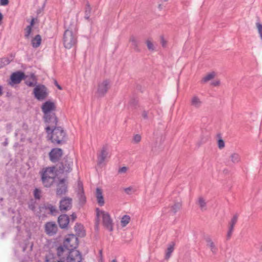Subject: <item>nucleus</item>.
Wrapping results in <instances>:
<instances>
[{
  "instance_id": "6",
  "label": "nucleus",
  "mask_w": 262,
  "mask_h": 262,
  "mask_svg": "<svg viewBox=\"0 0 262 262\" xmlns=\"http://www.w3.org/2000/svg\"><path fill=\"white\" fill-rule=\"evenodd\" d=\"M63 244L69 251L74 250L78 245V238L74 234H69L65 238Z\"/></svg>"
},
{
  "instance_id": "37",
  "label": "nucleus",
  "mask_w": 262,
  "mask_h": 262,
  "mask_svg": "<svg viewBox=\"0 0 262 262\" xmlns=\"http://www.w3.org/2000/svg\"><path fill=\"white\" fill-rule=\"evenodd\" d=\"M130 218L128 215H124L121 219V224L123 227H125L127 224H128L130 221Z\"/></svg>"
},
{
  "instance_id": "62",
  "label": "nucleus",
  "mask_w": 262,
  "mask_h": 262,
  "mask_svg": "<svg viewBox=\"0 0 262 262\" xmlns=\"http://www.w3.org/2000/svg\"><path fill=\"white\" fill-rule=\"evenodd\" d=\"M33 247V245H32L31 246V248L32 249Z\"/></svg>"
},
{
  "instance_id": "23",
  "label": "nucleus",
  "mask_w": 262,
  "mask_h": 262,
  "mask_svg": "<svg viewBox=\"0 0 262 262\" xmlns=\"http://www.w3.org/2000/svg\"><path fill=\"white\" fill-rule=\"evenodd\" d=\"M78 187L79 191L78 192L77 195L79 201V203L81 204H84L86 202V198L84 194L83 187L80 183L78 184Z\"/></svg>"
},
{
  "instance_id": "5",
  "label": "nucleus",
  "mask_w": 262,
  "mask_h": 262,
  "mask_svg": "<svg viewBox=\"0 0 262 262\" xmlns=\"http://www.w3.org/2000/svg\"><path fill=\"white\" fill-rule=\"evenodd\" d=\"M34 97L39 101L45 100L49 95L48 88L43 84H37L33 90Z\"/></svg>"
},
{
  "instance_id": "21",
  "label": "nucleus",
  "mask_w": 262,
  "mask_h": 262,
  "mask_svg": "<svg viewBox=\"0 0 262 262\" xmlns=\"http://www.w3.org/2000/svg\"><path fill=\"white\" fill-rule=\"evenodd\" d=\"M96 197L97 198V203L100 206L104 204V200L102 195V190L99 188H97L96 190Z\"/></svg>"
},
{
  "instance_id": "20",
  "label": "nucleus",
  "mask_w": 262,
  "mask_h": 262,
  "mask_svg": "<svg viewBox=\"0 0 262 262\" xmlns=\"http://www.w3.org/2000/svg\"><path fill=\"white\" fill-rule=\"evenodd\" d=\"M58 222L61 228H65L67 227L69 223V217L67 214H61L58 217Z\"/></svg>"
},
{
  "instance_id": "56",
  "label": "nucleus",
  "mask_w": 262,
  "mask_h": 262,
  "mask_svg": "<svg viewBox=\"0 0 262 262\" xmlns=\"http://www.w3.org/2000/svg\"><path fill=\"white\" fill-rule=\"evenodd\" d=\"M3 144L4 146H7V144H8V141H7V140L3 143Z\"/></svg>"
},
{
  "instance_id": "46",
  "label": "nucleus",
  "mask_w": 262,
  "mask_h": 262,
  "mask_svg": "<svg viewBox=\"0 0 262 262\" xmlns=\"http://www.w3.org/2000/svg\"><path fill=\"white\" fill-rule=\"evenodd\" d=\"M127 170V168L126 167L124 166V167H122L119 168V169L118 170V172L125 173V172H126Z\"/></svg>"
},
{
  "instance_id": "24",
  "label": "nucleus",
  "mask_w": 262,
  "mask_h": 262,
  "mask_svg": "<svg viewBox=\"0 0 262 262\" xmlns=\"http://www.w3.org/2000/svg\"><path fill=\"white\" fill-rule=\"evenodd\" d=\"M129 41L131 42L132 46L135 51L137 52L141 51L139 47V41L135 36H132L129 38Z\"/></svg>"
},
{
  "instance_id": "38",
  "label": "nucleus",
  "mask_w": 262,
  "mask_h": 262,
  "mask_svg": "<svg viewBox=\"0 0 262 262\" xmlns=\"http://www.w3.org/2000/svg\"><path fill=\"white\" fill-rule=\"evenodd\" d=\"M10 63V60L7 57H4L0 59V69L4 66L8 65Z\"/></svg>"
},
{
  "instance_id": "13",
  "label": "nucleus",
  "mask_w": 262,
  "mask_h": 262,
  "mask_svg": "<svg viewBox=\"0 0 262 262\" xmlns=\"http://www.w3.org/2000/svg\"><path fill=\"white\" fill-rule=\"evenodd\" d=\"M100 213L102 214L103 226L109 231H113L112 220L111 219L110 214L107 212L102 211H100Z\"/></svg>"
},
{
  "instance_id": "28",
  "label": "nucleus",
  "mask_w": 262,
  "mask_h": 262,
  "mask_svg": "<svg viewBox=\"0 0 262 262\" xmlns=\"http://www.w3.org/2000/svg\"><path fill=\"white\" fill-rule=\"evenodd\" d=\"M41 37L40 35H36L31 41V43L34 48H38L41 43Z\"/></svg>"
},
{
  "instance_id": "10",
  "label": "nucleus",
  "mask_w": 262,
  "mask_h": 262,
  "mask_svg": "<svg viewBox=\"0 0 262 262\" xmlns=\"http://www.w3.org/2000/svg\"><path fill=\"white\" fill-rule=\"evenodd\" d=\"M43 119L45 123L47 124V127H50L51 129L57 127L58 118L55 113L44 115Z\"/></svg>"
},
{
  "instance_id": "34",
  "label": "nucleus",
  "mask_w": 262,
  "mask_h": 262,
  "mask_svg": "<svg viewBox=\"0 0 262 262\" xmlns=\"http://www.w3.org/2000/svg\"><path fill=\"white\" fill-rule=\"evenodd\" d=\"M238 219V215L235 214L233 215L231 221L229 223V228L231 229H234V225L236 224Z\"/></svg>"
},
{
  "instance_id": "43",
  "label": "nucleus",
  "mask_w": 262,
  "mask_h": 262,
  "mask_svg": "<svg viewBox=\"0 0 262 262\" xmlns=\"http://www.w3.org/2000/svg\"><path fill=\"white\" fill-rule=\"evenodd\" d=\"M218 147L220 149H222L225 147V142L222 139L218 140Z\"/></svg>"
},
{
  "instance_id": "59",
  "label": "nucleus",
  "mask_w": 262,
  "mask_h": 262,
  "mask_svg": "<svg viewBox=\"0 0 262 262\" xmlns=\"http://www.w3.org/2000/svg\"><path fill=\"white\" fill-rule=\"evenodd\" d=\"M112 262H117V261L116 259H113Z\"/></svg>"
},
{
  "instance_id": "41",
  "label": "nucleus",
  "mask_w": 262,
  "mask_h": 262,
  "mask_svg": "<svg viewBox=\"0 0 262 262\" xmlns=\"http://www.w3.org/2000/svg\"><path fill=\"white\" fill-rule=\"evenodd\" d=\"M41 191L37 188H35L34 190V196L36 199H40Z\"/></svg>"
},
{
  "instance_id": "17",
  "label": "nucleus",
  "mask_w": 262,
  "mask_h": 262,
  "mask_svg": "<svg viewBox=\"0 0 262 262\" xmlns=\"http://www.w3.org/2000/svg\"><path fill=\"white\" fill-rule=\"evenodd\" d=\"M108 155V146L107 145H104L102 147L100 152L97 155V164L98 165L102 164L104 162Z\"/></svg>"
},
{
  "instance_id": "26",
  "label": "nucleus",
  "mask_w": 262,
  "mask_h": 262,
  "mask_svg": "<svg viewBox=\"0 0 262 262\" xmlns=\"http://www.w3.org/2000/svg\"><path fill=\"white\" fill-rule=\"evenodd\" d=\"M27 76H26V80H25V83L26 85L30 87H32L35 85H36V84L37 83L36 82V79L35 77V76L34 74H32L30 76V77L28 79H27Z\"/></svg>"
},
{
  "instance_id": "47",
  "label": "nucleus",
  "mask_w": 262,
  "mask_h": 262,
  "mask_svg": "<svg viewBox=\"0 0 262 262\" xmlns=\"http://www.w3.org/2000/svg\"><path fill=\"white\" fill-rule=\"evenodd\" d=\"M233 229H231L229 228V230H228V233H227V238L228 239H229L231 237V235H232V232H233Z\"/></svg>"
},
{
  "instance_id": "40",
  "label": "nucleus",
  "mask_w": 262,
  "mask_h": 262,
  "mask_svg": "<svg viewBox=\"0 0 262 262\" xmlns=\"http://www.w3.org/2000/svg\"><path fill=\"white\" fill-rule=\"evenodd\" d=\"M146 43L147 48L149 50L152 51H154L155 47H154V44L152 43V42L150 40L147 39L146 41Z\"/></svg>"
},
{
  "instance_id": "11",
  "label": "nucleus",
  "mask_w": 262,
  "mask_h": 262,
  "mask_svg": "<svg viewBox=\"0 0 262 262\" xmlns=\"http://www.w3.org/2000/svg\"><path fill=\"white\" fill-rule=\"evenodd\" d=\"M63 155V150L59 148L52 149L49 154L50 160L53 163H57Z\"/></svg>"
},
{
  "instance_id": "58",
  "label": "nucleus",
  "mask_w": 262,
  "mask_h": 262,
  "mask_svg": "<svg viewBox=\"0 0 262 262\" xmlns=\"http://www.w3.org/2000/svg\"><path fill=\"white\" fill-rule=\"evenodd\" d=\"M159 8L160 9H162V7H161V4H159Z\"/></svg>"
},
{
  "instance_id": "57",
  "label": "nucleus",
  "mask_w": 262,
  "mask_h": 262,
  "mask_svg": "<svg viewBox=\"0 0 262 262\" xmlns=\"http://www.w3.org/2000/svg\"><path fill=\"white\" fill-rule=\"evenodd\" d=\"M96 210H97V216H98V215H99V209H98V208H97V209H96Z\"/></svg>"
},
{
  "instance_id": "42",
  "label": "nucleus",
  "mask_w": 262,
  "mask_h": 262,
  "mask_svg": "<svg viewBox=\"0 0 262 262\" xmlns=\"http://www.w3.org/2000/svg\"><path fill=\"white\" fill-rule=\"evenodd\" d=\"M141 137L139 134H136L134 136L133 141L135 143H138L140 142Z\"/></svg>"
},
{
  "instance_id": "50",
  "label": "nucleus",
  "mask_w": 262,
  "mask_h": 262,
  "mask_svg": "<svg viewBox=\"0 0 262 262\" xmlns=\"http://www.w3.org/2000/svg\"><path fill=\"white\" fill-rule=\"evenodd\" d=\"M220 84V80H216L211 82V84L214 86H219Z\"/></svg>"
},
{
  "instance_id": "8",
  "label": "nucleus",
  "mask_w": 262,
  "mask_h": 262,
  "mask_svg": "<svg viewBox=\"0 0 262 262\" xmlns=\"http://www.w3.org/2000/svg\"><path fill=\"white\" fill-rule=\"evenodd\" d=\"M110 88V81L105 79L99 82L98 84L97 94L99 97H103Z\"/></svg>"
},
{
  "instance_id": "33",
  "label": "nucleus",
  "mask_w": 262,
  "mask_h": 262,
  "mask_svg": "<svg viewBox=\"0 0 262 262\" xmlns=\"http://www.w3.org/2000/svg\"><path fill=\"white\" fill-rule=\"evenodd\" d=\"M66 249V248H65V247L63 245L60 246L57 248V249H56L57 255L58 257H59L60 259L64 258V257H62V256L63 255V253L65 251Z\"/></svg>"
},
{
  "instance_id": "54",
  "label": "nucleus",
  "mask_w": 262,
  "mask_h": 262,
  "mask_svg": "<svg viewBox=\"0 0 262 262\" xmlns=\"http://www.w3.org/2000/svg\"><path fill=\"white\" fill-rule=\"evenodd\" d=\"M54 84L59 90H62L61 86L57 83V81L55 80Z\"/></svg>"
},
{
  "instance_id": "36",
  "label": "nucleus",
  "mask_w": 262,
  "mask_h": 262,
  "mask_svg": "<svg viewBox=\"0 0 262 262\" xmlns=\"http://www.w3.org/2000/svg\"><path fill=\"white\" fill-rule=\"evenodd\" d=\"M181 207V204L179 202L176 203L171 207L170 211L175 214Z\"/></svg>"
},
{
  "instance_id": "45",
  "label": "nucleus",
  "mask_w": 262,
  "mask_h": 262,
  "mask_svg": "<svg viewBox=\"0 0 262 262\" xmlns=\"http://www.w3.org/2000/svg\"><path fill=\"white\" fill-rule=\"evenodd\" d=\"M138 101L135 98H132L129 101V104L131 106H135L137 103Z\"/></svg>"
},
{
  "instance_id": "39",
  "label": "nucleus",
  "mask_w": 262,
  "mask_h": 262,
  "mask_svg": "<svg viewBox=\"0 0 262 262\" xmlns=\"http://www.w3.org/2000/svg\"><path fill=\"white\" fill-rule=\"evenodd\" d=\"M256 26L260 39L262 40V24L259 22L256 23Z\"/></svg>"
},
{
  "instance_id": "25",
  "label": "nucleus",
  "mask_w": 262,
  "mask_h": 262,
  "mask_svg": "<svg viewBox=\"0 0 262 262\" xmlns=\"http://www.w3.org/2000/svg\"><path fill=\"white\" fill-rule=\"evenodd\" d=\"M175 243L173 242H171L168 245L165 253V258L168 260L171 256L172 253L173 252L174 249Z\"/></svg>"
},
{
  "instance_id": "29",
  "label": "nucleus",
  "mask_w": 262,
  "mask_h": 262,
  "mask_svg": "<svg viewBox=\"0 0 262 262\" xmlns=\"http://www.w3.org/2000/svg\"><path fill=\"white\" fill-rule=\"evenodd\" d=\"M35 23V19L34 18H32L30 21V25L28 26L25 29V37L27 38H28L30 35L31 34V31H32V27L34 26Z\"/></svg>"
},
{
  "instance_id": "4",
  "label": "nucleus",
  "mask_w": 262,
  "mask_h": 262,
  "mask_svg": "<svg viewBox=\"0 0 262 262\" xmlns=\"http://www.w3.org/2000/svg\"><path fill=\"white\" fill-rule=\"evenodd\" d=\"M73 164V159L66 156L57 164V170L59 173L70 172L72 169Z\"/></svg>"
},
{
  "instance_id": "32",
  "label": "nucleus",
  "mask_w": 262,
  "mask_h": 262,
  "mask_svg": "<svg viewBox=\"0 0 262 262\" xmlns=\"http://www.w3.org/2000/svg\"><path fill=\"white\" fill-rule=\"evenodd\" d=\"M230 159L233 163L236 164L240 161L241 157L239 154L234 152L230 155Z\"/></svg>"
},
{
  "instance_id": "55",
  "label": "nucleus",
  "mask_w": 262,
  "mask_h": 262,
  "mask_svg": "<svg viewBox=\"0 0 262 262\" xmlns=\"http://www.w3.org/2000/svg\"><path fill=\"white\" fill-rule=\"evenodd\" d=\"M3 94V87L0 85V96H2Z\"/></svg>"
},
{
  "instance_id": "49",
  "label": "nucleus",
  "mask_w": 262,
  "mask_h": 262,
  "mask_svg": "<svg viewBox=\"0 0 262 262\" xmlns=\"http://www.w3.org/2000/svg\"><path fill=\"white\" fill-rule=\"evenodd\" d=\"M142 116L145 119H148V113H147V112H146L145 111H143L142 112Z\"/></svg>"
},
{
  "instance_id": "19",
  "label": "nucleus",
  "mask_w": 262,
  "mask_h": 262,
  "mask_svg": "<svg viewBox=\"0 0 262 262\" xmlns=\"http://www.w3.org/2000/svg\"><path fill=\"white\" fill-rule=\"evenodd\" d=\"M190 105L195 109H199L203 105V101L197 95H193L190 99Z\"/></svg>"
},
{
  "instance_id": "52",
  "label": "nucleus",
  "mask_w": 262,
  "mask_h": 262,
  "mask_svg": "<svg viewBox=\"0 0 262 262\" xmlns=\"http://www.w3.org/2000/svg\"><path fill=\"white\" fill-rule=\"evenodd\" d=\"M28 207L30 209L33 211H34L35 209V206L33 203L29 204Z\"/></svg>"
},
{
  "instance_id": "16",
  "label": "nucleus",
  "mask_w": 262,
  "mask_h": 262,
  "mask_svg": "<svg viewBox=\"0 0 262 262\" xmlns=\"http://www.w3.org/2000/svg\"><path fill=\"white\" fill-rule=\"evenodd\" d=\"M45 232L48 235L52 236L56 233L58 227L55 222H49L45 224Z\"/></svg>"
},
{
  "instance_id": "18",
  "label": "nucleus",
  "mask_w": 262,
  "mask_h": 262,
  "mask_svg": "<svg viewBox=\"0 0 262 262\" xmlns=\"http://www.w3.org/2000/svg\"><path fill=\"white\" fill-rule=\"evenodd\" d=\"M25 78H26V75L21 72L13 73L10 77L11 82L13 84L19 83L21 80Z\"/></svg>"
},
{
  "instance_id": "12",
  "label": "nucleus",
  "mask_w": 262,
  "mask_h": 262,
  "mask_svg": "<svg viewBox=\"0 0 262 262\" xmlns=\"http://www.w3.org/2000/svg\"><path fill=\"white\" fill-rule=\"evenodd\" d=\"M68 255L67 257V262H81L82 255L78 250H72L68 252Z\"/></svg>"
},
{
  "instance_id": "30",
  "label": "nucleus",
  "mask_w": 262,
  "mask_h": 262,
  "mask_svg": "<svg viewBox=\"0 0 262 262\" xmlns=\"http://www.w3.org/2000/svg\"><path fill=\"white\" fill-rule=\"evenodd\" d=\"M91 13V7L89 2H87L85 5V11H84V18L86 20H90V14Z\"/></svg>"
},
{
  "instance_id": "2",
  "label": "nucleus",
  "mask_w": 262,
  "mask_h": 262,
  "mask_svg": "<svg viewBox=\"0 0 262 262\" xmlns=\"http://www.w3.org/2000/svg\"><path fill=\"white\" fill-rule=\"evenodd\" d=\"M63 42L64 47L67 49H71L76 45L77 36L76 29L74 25L69 27L64 31Z\"/></svg>"
},
{
  "instance_id": "7",
  "label": "nucleus",
  "mask_w": 262,
  "mask_h": 262,
  "mask_svg": "<svg viewBox=\"0 0 262 262\" xmlns=\"http://www.w3.org/2000/svg\"><path fill=\"white\" fill-rule=\"evenodd\" d=\"M68 183L64 178L61 179L56 184V194L57 196H61L68 192Z\"/></svg>"
},
{
  "instance_id": "35",
  "label": "nucleus",
  "mask_w": 262,
  "mask_h": 262,
  "mask_svg": "<svg viewBox=\"0 0 262 262\" xmlns=\"http://www.w3.org/2000/svg\"><path fill=\"white\" fill-rule=\"evenodd\" d=\"M215 77L214 73H210L204 77L202 80V82L206 83Z\"/></svg>"
},
{
  "instance_id": "27",
  "label": "nucleus",
  "mask_w": 262,
  "mask_h": 262,
  "mask_svg": "<svg viewBox=\"0 0 262 262\" xmlns=\"http://www.w3.org/2000/svg\"><path fill=\"white\" fill-rule=\"evenodd\" d=\"M75 231L76 233V234L78 235V236L80 237H83L85 235V233L83 230V226L78 223H76L74 227Z\"/></svg>"
},
{
  "instance_id": "22",
  "label": "nucleus",
  "mask_w": 262,
  "mask_h": 262,
  "mask_svg": "<svg viewBox=\"0 0 262 262\" xmlns=\"http://www.w3.org/2000/svg\"><path fill=\"white\" fill-rule=\"evenodd\" d=\"M42 208L46 210H48L50 212V213L53 215H56L58 213V210L56 207L49 203L44 204L42 206Z\"/></svg>"
},
{
  "instance_id": "44",
  "label": "nucleus",
  "mask_w": 262,
  "mask_h": 262,
  "mask_svg": "<svg viewBox=\"0 0 262 262\" xmlns=\"http://www.w3.org/2000/svg\"><path fill=\"white\" fill-rule=\"evenodd\" d=\"M160 42L163 47H165L167 44L166 40H165L163 36H160Z\"/></svg>"
},
{
  "instance_id": "31",
  "label": "nucleus",
  "mask_w": 262,
  "mask_h": 262,
  "mask_svg": "<svg viewBox=\"0 0 262 262\" xmlns=\"http://www.w3.org/2000/svg\"><path fill=\"white\" fill-rule=\"evenodd\" d=\"M197 204L199 205L202 210L206 209V202L203 197L200 196L198 198Z\"/></svg>"
},
{
  "instance_id": "9",
  "label": "nucleus",
  "mask_w": 262,
  "mask_h": 262,
  "mask_svg": "<svg viewBox=\"0 0 262 262\" xmlns=\"http://www.w3.org/2000/svg\"><path fill=\"white\" fill-rule=\"evenodd\" d=\"M72 199L70 197H63L59 201V210L62 212L70 210L72 207Z\"/></svg>"
},
{
  "instance_id": "61",
  "label": "nucleus",
  "mask_w": 262,
  "mask_h": 262,
  "mask_svg": "<svg viewBox=\"0 0 262 262\" xmlns=\"http://www.w3.org/2000/svg\"><path fill=\"white\" fill-rule=\"evenodd\" d=\"M100 253L101 254L102 253V251H100Z\"/></svg>"
},
{
  "instance_id": "60",
  "label": "nucleus",
  "mask_w": 262,
  "mask_h": 262,
  "mask_svg": "<svg viewBox=\"0 0 262 262\" xmlns=\"http://www.w3.org/2000/svg\"><path fill=\"white\" fill-rule=\"evenodd\" d=\"M260 251H262V245H261V246L260 247Z\"/></svg>"
},
{
  "instance_id": "48",
  "label": "nucleus",
  "mask_w": 262,
  "mask_h": 262,
  "mask_svg": "<svg viewBox=\"0 0 262 262\" xmlns=\"http://www.w3.org/2000/svg\"><path fill=\"white\" fill-rule=\"evenodd\" d=\"M9 3L8 0H0V5L2 6H6Z\"/></svg>"
},
{
  "instance_id": "3",
  "label": "nucleus",
  "mask_w": 262,
  "mask_h": 262,
  "mask_svg": "<svg viewBox=\"0 0 262 262\" xmlns=\"http://www.w3.org/2000/svg\"><path fill=\"white\" fill-rule=\"evenodd\" d=\"M54 167H49L43 168L40 172L41 180L42 184L46 187H50L53 184L55 178Z\"/></svg>"
},
{
  "instance_id": "51",
  "label": "nucleus",
  "mask_w": 262,
  "mask_h": 262,
  "mask_svg": "<svg viewBox=\"0 0 262 262\" xmlns=\"http://www.w3.org/2000/svg\"><path fill=\"white\" fill-rule=\"evenodd\" d=\"M133 189V188L132 187H127V188H126L124 189V191L127 193V194H130V192Z\"/></svg>"
},
{
  "instance_id": "1",
  "label": "nucleus",
  "mask_w": 262,
  "mask_h": 262,
  "mask_svg": "<svg viewBox=\"0 0 262 262\" xmlns=\"http://www.w3.org/2000/svg\"><path fill=\"white\" fill-rule=\"evenodd\" d=\"M45 129L48 137L53 144H62L66 143V133L62 127L58 126L51 129L50 127H46Z\"/></svg>"
},
{
  "instance_id": "53",
  "label": "nucleus",
  "mask_w": 262,
  "mask_h": 262,
  "mask_svg": "<svg viewBox=\"0 0 262 262\" xmlns=\"http://www.w3.org/2000/svg\"><path fill=\"white\" fill-rule=\"evenodd\" d=\"M71 216L72 222H74L77 217L75 213H73Z\"/></svg>"
},
{
  "instance_id": "14",
  "label": "nucleus",
  "mask_w": 262,
  "mask_h": 262,
  "mask_svg": "<svg viewBox=\"0 0 262 262\" xmlns=\"http://www.w3.org/2000/svg\"><path fill=\"white\" fill-rule=\"evenodd\" d=\"M56 109L55 104L53 102L47 101L41 106V110L44 115L54 113L53 111Z\"/></svg>"
},
{
  "instance_id": "15",
  "label": "nucleus",
  "mask_w": 262,
  "mask_h": 262,
  "mask_svg": "<svg viewBox=\"0 0 262 262\" xmlns=\"http://www.w3.org/2000/svg\"><path fill=\"white\" fill-rule=\"evenodd\" d=\"M205 241L206 243L207 248L210 250L213 255H216L219 251L216 244L209 236H206L205 237Z\"/></svg>"
}]
</instances>
